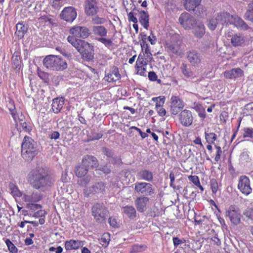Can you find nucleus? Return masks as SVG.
Segmentation results:
<instances>
[{
    "label": "nucleus",
    "instance_id": "nucleus-17",
    "mask_svg": "<svg viewBox=\"0 0 253 253\" xmlns=\"http://www.w3.org/2000/svg\"><path fill=\"white\" fill-rule=\"evenodd\" d=\"M69 32L75 37L82 39H86L90 35L89 30L85 26H74L70 29Z\"/></svg>",
    "mask_w": 253,
    "mask_h": 253
},
{
    "label": "nucleus",
    "instance_id": "nucleus-13",
    "mask_svg": "<svg viewBox=\"0 0 253 253\" xmlns=\"http://www.w3.org/2000/svg\"><path fill=\"white\" fill-rule=\"evenodd\" d=\"M106 183L102 181L96 182L89 188L85 187L84 189V194L85 197H88L91 194L103 193L105 191Z\"/></svg>",
    "mask_w": 253,
    "mask_h": 253
},
{
    "label": "nucleus",
    "instance_id": "nucleus-31",
    "mask_svg": "<svg viewBox=\"0 0 253 253\" xmlns=\"http://www.w3.org/2000/svg\"><path fill=\"white\" fill-rule=\"evenodd\" d=\"M16 31L15 32V35L19 38L22 39L24 37V35L27 33L28 28L25 24L20 22H19L16 24Z\"/></svg>",
    "mask_w": 253,
    "mask_h": 253
},
{
    "label": "nucleus",
    "instance_id": "nucleus-38",
    "mask_svg": "<svg viewBox=\"0 0 253 253\" xmlns=\"http://www.w3.org/2000/svg\"><path fill=\"white\" fill-rule=\"evenodd\" d=\"M205 139L209 144H213L217 139V135L213 132H205Z\"/></svg>",
    "mask_w": 253,
    "mask_h": 253
},
{
    "label": "nucleus",
    "instance_id": "nucleus-25",
    "mask_svg": "<svg viewBox=\"0 0 253 253\" xmlns=\"http://www.w3.org/2000/svg\"><path fill=\"white\" fill-rule=\"evenodd\" d=\"M224 76L227 79H236L244 76V72L240 68H233L224 72Z\"/></svg>",
    "mask_w": 253,
    "mask_h": 253
},
{
    "label": "nucleus",
    "instance_id": "nucleus-5",
    "mask_svg": "<svg viewBox=\"0 0 253 253\" xmlns=\"http://www.w3.org/2000/svg\"><path fill=\"white\" fill-rule=\"evenodd\" d=\"M92 33L95 39L102 43L106 47L110 48L114 43L111 38H107L108 30L102 25H94L91 28Z\"/></svg>",
    "mask_w": 253,
    "mask_h": 253
},
{
    "label": "nucleus",
    "instance_id": "nucleus-39",
    "mask_svg": "<svg viewBox=\"0 0 253 253\" xmlns=\"http://www.w3.org/2000/svg\"><path fill=\"white\" fill-rule=\"evenodd\" d=\"M110 234L108 233H104L99 239V243L102 246L107 247L109 244L110 239Z\"/></svg>",
    "mask_w": 253,
    "mask_h": 253
},
{
    "label": "nucleus",
    "instance_id": "nucleus-34",
    "mask_svg": "<svg viewBox=\"0 0 253 253\" xmlns=\"http://www.w3.org/2000/svg\"><path fill=\"white\" fill-rule=\"evenodd\" d=\"M230 17H231L230 14L226 12H221L218 13L215 17L218 23L224 24L229 20Z\"/></svg>",
    "mask_w": 253,
    "mask_h": 253
},
{
    "label": "nucleus",
    "instance_id": "nucleus-27",
    "mask_svg": "<svg viewBox=\"0 0 253 253\" xmlns=\"http://www.w3.org/2000/svg\"><path fill=\"white\" fill-rule=\"evenodd\" d=\"M235 26L243 30H247L250 28L248 24L240 17L237 15H231Z\"/></svg>",
    "mask_w": 253,
    "mask_h": 253
},
{
    "label": "nucleus",
    "instance_id": "nucleus-33",
    "mask_svg": "<svg viewBox=\"0 0 253 253\" xmlns=\"http://www.w3.org/2000/svg\"><path fill=\"white\" fill-rule=\"evenodd\" d=\"M88 171V169L83 165L82 162L81 165L76 166L75 168V174L78 177H82L85 176Z\"/></svg>",
    "mask_w": 253,
    "mask_h": 253
},
{
    "label": "nucleus",
    "instance_id": "nucleus-62",
    "mask_svg": "<svg viewBox=\"0 0 253 253\" xmlns=\"http://www.w3.org/2000/svg\"><path fill=\"white\" fill-rule=\"evenodd\" d=\"M243 213L246 217L253 219V208L247 210Z\"/></svg>",
    "mask_w": 253,
    "mask_h": 253
},
{
    "label": "nucleus",
    "instance_id": "nucleus-30",
    "mask_svg": "<svg viewBox=\"0 0 253 253\" xmlns=\"http://www.w3.org/2000/svg\"><path fill=\"white\" fill-rule=\"evenodd\" d=\"M193 28V33L197 38H202L205 34V28L203 24L195 25Z\"/></svg>",
    "mask_w": 253,
    "mask_h": 253
},
{
    "label": "nucleus",
    "instance_id": "nucleus-7",
    "mask_svg": "<svg viewBox=\"0 0 253 253\" xmlns=\"http://www.w3.org/2000/svg\"><path fill=\"white\" fill-rule=\"evenodd\" d=\"M134 186L135 192L141 196L151 197L156 194L154 187L149 182H136Z\"/></svg>",
    "mask_w": 253,
    "mask_h": 253
},
{
    "label": "nucleus",
    "instance_id": "nucleus-53",
    "mask_svg": "<svg viewBox=\"0 0 253 253\" xmlns=\"http://www.w3.org/2000/svg\"><path fill=\"white\" fill-rule=\"evenodd\" d=\"M204 47L206 49H209L214 46L213 41L211 40V37H208L207 41L203 44Z\"/></svg>",
    "mask_w": 253,
    "mask_h": 253
},
{
    "label": "nucleus",
    "instance_id": "nucleus-52",
    "mask_svg": "<svg viewBox=\"0 0 253 253\" xmlns=\"http://www.w3.org/2000/svg\"><path fill=\"white\" fill-rule=\"evenodd\" d=\"M91 21L93 24L98 25L105 23L106 19L104 18H101L96 16L92 18Z\"/></svg>",
    "mask_w": 253,
    "mask_h": 253
},
{
    "label": "nucleus",
    "instance_id": "nucleus-26",
    "mask_svg": "<svg viewBox=\"0 0 253 253\" xmlns=\"http://www.w3.org/2000/svg\"><path fill=\"white\" fill-rule=\"evenodd\" d=\"M137 176L139 179L143 180L148 182L153 181L154 178L153 173L151 171L146 169L141 170L137 173Z\"/></svg>",
    "mask_w": 253,
    "mask_h": 253
},
{
    "label": "nucleus",
    "instance_id": "nucleus-4",
    "mask_svg": "<svg viewBox=\"0 0 253 253\" xmlns=\"http://www.w3.org/2000/svg\"><path fill=\"white\" fill-rule=\"evenodd\" d=\"M128 20L133 23H137L138 19L141 25L146 30L149 27V15L147 12L137 8L135 6L131 11L128 13Z\"/></svg>",
    "mask_w": 253,
    "mask_h": 253
},
{
    "label": "nucleus",
    "instance_id": "nucleus-45",
    "mask_svg": "<svg viewBox=\"0 0 253 253\" xmlns=\"http://www.w3.org/2000/svg\"><path fill=\"white\" fill-rule=\"evenodd\" d=\"M86 42L84 41L77 39L72 45L80 52L83 46L85 45L84 43H86Z\"/></svg>",
    "mask_w": 253,
    "mask_h": 253
},
{
    "label": "nucleus",
    "instance_id": "nucleus-54",
    "mask_svg": "<svg viewBox=\"0 0 253 253\" xmlns=\"http://www.w3.org/2000/svg\"><path fill=\"white\" fill-rule=\"evenodd\" d=\"M244 17L247 20L253 22V10L249 8L245 12Z\"/></svg>",
    "mask_w": 253,
    "mask_h": 253
},
{
    "label": "nucleus",
    "instance_id": "nucleus-37",
    "mask_svg": "<svg viewBox=\"0 0 253 253\" xmlns=\"http://www.w3.org/2000/svg\"><path fill=\"white\" fill-rule=\"evenodd\" d=\"M147 249V246L144 245L134 244L131 247L130 253H139L143 252Z\"/></svg>",
    "mask_w": 253,
    "mask_h": 253
},
{
    "label": "nucleus",
    "instance_id": "nucleus-14",
    "mask_svg": "<svg viewBox=\"0 0 253 253\" xmlns=\"http://www.w3.org/2000/svg\"><path fill=\"white\" fill-rule=\"evenodd\" d=\"M179 22L185 29L193 28L196 24L195 18L188 13H182L179 18Z\"/></svg>",
    "mask_w": 253,
    "mask_h": 253
},
{
    "label": "nucleus",
    "instance_id": "nucleus-11",
    "mask_svg": "<svg viewBox=\"0 0 253 253\" xmlns=\"http://www.w3.org/2000/svg\"><path fill=\"white\" fill-rule=\"evenodd\" d=\"M238 188L245 195L248 196L252 192L251 187V181L246 175H241L239 177Z\"/></svg>",
    "mask_w": 253,
    "mask_h": 253
},
{
    "label": "nucleus",
    "instance_id": "nucleus-9",
    "mask_svg": "<svg viewBox=\"0 0 253 253\" xmlns=\"http://www.w3.org/2000/svg\"><path fill=\"white\" fill-rule=\"evenodd\" d=\"M97 0H85L84 2V13L88 16L96 15L99 11Z\"/></svg>",
    "mask_w": 253,
    "mask_h": 253
},
{
    "label": "nucleus",
    "instance_id": "nucleus-1",
    "mask_svg": "<svg viewBox=\"0 0 253 253\" xmlns=\"http://www.w3.org/2000/svg\"><path fill=\"white\" fill-rule=\"evenodd\" d=\"M27 179L30 185L40 192L49 190L54 184V180L48 171L41 166L32 169Z\"/></svg>",
    "mask_w": 253,
    "mask_h": 253
},
{
    "label": "nucleus",
    "instance_id": "nucleus-64",
    "mask_svg": "<svg viewBox=\"0 0 253 253\" xmlns=\"http://www.w3.org/2000/svg\"><path fill=\"white\" fill-rule=\"evenodd\" d=\"M46 214V211L44 210H40L38 211L35 212L33 216L35 217H42Z\"/></svg>",
    "mask_w": 253,
    "mask_h": 253
},
{
    "label": "nucleus",
    "instance_id": "nucleus-28",
    "mask_svg": "<svg viewBox=\"0 0 253 253\" xmlns=\"http://www.w3.org/2000/svg\"><path fill=\"white\" fill-rule=\"evenodd\" d=\"M64 104V99L63 98H56L52 100V109L54 113L58 114L62 109Z\"/></svg>",
    "mask_w": 253,
    "mask_h": 253
},
{
    "label": "nucleus",
    "instance_id": "nucleus-58",
    "mask_svg": "<svg viewBox=\"0 0 253 253\" xmlns=\"http://www.w3.org/2000/svg\"><path fill=\"white\" fill-rule=\"evenodd\" d=\"M102 152L107 157L110 158L111 159L113 158V156L114 155V152L112 150H110L106 147L102 148Z\"/></svg>",
    "mask_w": 253,
    "mask_h": 253
},
{
    "label": "nucleus",
    "instance_id": "nucleus-41",
    "mask_svg": "<svg viewBox=\"0 0 253 253\" xmlns=\"http://www.w3.org/2000/svg\"><path fill=\"white\" fill-rule=\"evenodd\" d=\"M242 136L244 138H250L253 137V128L250 127H245L242 130Z\"/></svg>",
    "mask_w": 253,
    "mask_h": 253
},
{
    "label": "nucleus",
    "instance_id": "nucleus-10",
    "mask_svg": "<svg viewBox=\"0 0 253 253\" xmlns=\"http://www.w3.org/2000/svg\"><path fill=\"white\" fill-rule=\"evenodd\" d=\"M77 16V9L71 6L64 8L60 14L61 19L69 23H72Z\"/></svg>",
    "mask_w": 253,
    "mask_h": 253
},
{
    "label": "nucleus",
    "instance_id": "nucleus-55",
    "mask_svg": "<svg viewBox=\"0 0 253 253\" xmlns=\"http://www.w3.org/2000/svg\"><path fill=\"white\" fill-rule=\"evenodd\" d=\"M218 24L219 23L215 19H211L209 20L208 26L211 30L213 31L215 30Z\"/></svg>",
    "mask_w": 253,
    "mask_h": 253
},
{
    "label": "nucleus",
    "instance_id": "nucleus-49",
    "mask_svg": "<svg viewBox=\"0 0 253 253\" xmlns=\"http://www.w3.org/2000/svg\"><path fill=\"white\" fill-rule=\"evenodd\" d=\"M11 193L13 196L20 197L22 195L21 192L18 189V187L15 185L12 184L10 185Z\"/></svg>",
    "mask_w": 253,
    "mask_h": 253
},
{
    "label": "nucleus",
    "instance_id": "nucleus-8",
    "mask_svg": "<svg viewBox=\"0 0 253 253\" xmlns=\"http://www.w3.org/2000/svg\"><path fill=\"white\" fill-rule=\"evenodd\" d=\"M181 42L178 39V36L174 35L170 37L169 40L166 42V48L168 52L175 55H180L181 52L180 49Z\"/></svg>",
    "mask_w": 253,
    "mask_h": 253
},
{
    "label": "nucleus",
    "instance_id": "nucleus-46",
    "mask_svg": "<svg viewBox=\"0 0 253 253\" xmlns=\"http://www.w3.org/2000/svg\"><path fill=\"white\" fill-rule=\"evenodd\" d=\"M5 244L7 246L9 251L11 253H17L18 249L16 246L11 242V241L7 239L5 241Z\"/></svg>",
    "mask_w": 253,
    "mask_h": 253
},
{
    "label": "nucleus",
    "instance_id": "nucleus-21",
    "mask_svg": "<svg viewBox=\"0 0 253 253\" xmlns=\"http://www.w3.org/2000/svg\"><path fill=\"white\" fill-rule=\"evenodd\" d=\"M149 199L147 197L140 196L138 197L134 201L135 206L137 211L140 212H143L147 210V205Z\"/></svg>",
    "mask_w": 253,
    "mask_h": 253
},
{
    "label": "nucleus",
    "instance_id": "nucleus-36",
    "mask_svg": "<svg viewBox=\"0 0 253 253\" xmlns=\"http://www.w3.org/2000/svg\"><path fill=\"white\" fill-rule=\"evenodd\" d=\"M231 42L233 46H238L244 43V39L243 37L241 35L235 34L232 36L231 39Z\"/></svg>",
    "mask_w": 253,
    "mask_h": 253
},
{
    "label": "nucleus",
    "instance_id": "nucleus-20",
    "mask_svg": "<svg viewBox=\"0 0 253 253\" xmlns=\"http://www.w3.org/2000/svg\"><path fill=\"white\" fill-rule=\"evenodd\" d=\"M85 242L78 240L70 239L65 242V248L67 251L77 250L84 245Z\"/></svg>",
    "mask_w": 253,
    "mask_h": 253
},
{
    "label": "nucleus",
    "instance_id": "nucleus-42",
    "mask_svg": "<svg viewBox=\"0 0 253 253\" xmlns=\"http://www.w3.org/2000/svg\"><path fill=\"white\" fill-rule=\"evenodd\" d=\"M166 98L164 96L154 97L152 100L156 102V108L163 107L165 102Z\"/></svg>",
    "mask_w": 253,
    "mask_h": 253
},
{
    "label": "nucleus",
    "instance_id": "nucleus-2",
    "mask_svg": "<svg viewBox=\"0 0 253 253\" xmlns=\"http://www.w3.org/2000/svg\"><path fill=\"white\" fill-rule=\"evenodd\" d=\"M40 152L37 142L32 137L25 136L21 144V156L26 162H30Z\"/></svg>",
    "mask_w": 253,
    "mask_h": 253
},
{
    "label": "nucleus",
    "instance_id": "nucleus-61",
    "mask_svg": "<svg viewBox=\"0 0 253 253\" xmlns=\"http://www.w3.org/2000/svg\"><path fill=\"white\" fill-rule=\"evenodd\" d=\"M220 121L223 123H226L228 118V114L226 111H223L219 115Z\"/></svg>",
    "mask_w": 253,
    "mask_h": 253
},
{
    "label": "nucleus",
    "instance_id": "nucleus-18",
    "mask_svg": "<svg viewBox=\"0 0 253 253\" xmlns=\"http://www.w3.org/2000/svg\"><path fill=\"white\" fill-rule=\"evenodd\" d=\"M179 120L183 126H189L192 124L193 121L192 112L187 109L182 110L179 114Z\"/></svg>",
    "mask_w": 253,
    "mask_h": 253
},
{
    "label": "nucleus",
    "instance_id": "nucleus-16",
    "mask_svg": "<svg viewBox=\"0 0 253 253\" xmlns=\"http://www.w3.org/2000/svg\"><path fill=\"white\" fill-rule=\"evenodd\" d=\"M186 57L191 65L194 67H198L202 59L200 53L194 49L188 51L186 53Z\"/></svg>",
    "mask_w": 253,
    "mask_h": 253
},
{
    "label": "nucleus",
    "instance_id": "nucleus-44",
    "mask_svg": "<svg viewBox=\"0 0 253 253\" xmlns=\"http://www.w3.org/2000/svg\"><path fill=\"white\" fill-rule=\"evenodd\" d=\"M38 74L40 78L45 83H48L49 82V75L47 73L38 70Z\"/></svg>",
    "mask_w": 253,
    "mask_h": 253
},
{
    "label": "nucleus",
    "instance_id": "nucleus-57",
    "mask_svg": "<svg viewBox=\"0 0 253 253\" xmlns=\"http://www.w3.org/2000/svg\"><path fill=\"white\" fill-rule=\"evenodd\" d=\"M12 118L16 125H17L18 122L20 121H23V119H25V117L22 113H21L20 115L17 113L15 114L14 117H12Z\"/></svg>",
    "mask_w": 253,
    "mask_h": 253
},
{
    "label": "nucleus",
    "instance_id": "nucleus-15",
    "mask_svg": "<svg viewBox=\"0 0 253 253\" xmlns=\"http://www.w3.org/2000/svg\"><path fill=\"white\" fill-rule=\"evenodd\" d=\"M184 107V103L181 99L176 96H172L170 98V112L171 114L176 115Z\"/></svg>",
    "mask_w": 253,
    "mask_h": 253
},
{
    "label": "nucleus",
    "instance_id": "nucleus-3",
    "mask_svg": "<svg viewBox=\"0 0 253 253\" xmlns=\"http://www.w3.org/2000/svg\"><path fill=\"white\" fill-rule=\"evenodd\" d=\"M43 66L51 71H63L67 68V62L59 56L49 55L43 60Z\"/></svg>",
    "mask_w": 253,
    "mask_h": 253
},
{
    "label": "nucleus",
    "instance_id": "nucleus-23",
    "mask_svg": "<svg viewBox=\"0 0 253 253\" xmlns=\"http://www.w3.org/2000/svg\"><path fill=\"white\" fill-rule=\"evenodd\" d=\"M202 0H183V5L186 10L188 11L195 12V14L197 16L199 14L196 12V8L200 4Z\"/></svg>",
    "mask_w": 253,
    "mask_h": 253
},
{
    "label": "nucleus",
    "instance_id": "nucleus-51",
    "mask_svg": "<svg viewBox=\"0 0 253 253\" xmlns=\"http://www.w3.org/2000/svg\"><path fill=\"white\" fill-rule=\"evenodd\" d=\"M42 206L40 204H35V203H27L26 206L27 209H30L32 211L41 209Z\"/></svg>",
    "mask_w": 253,
    "mask_h": 253
},
{
    "label": "nucleus",
    "instance_id": "nucleus-60",
    "mask_svg": "<svg viewBox=\"0 0 253 253\" xmlns=\"http://www.w3.org/2000/svg\"><path fill=\"white\" fill-rule=\"evenodd\" d=\"M146 62L144 60L143 57L142 55H139L138 57L136 62V66H139L142 65H146Z\"/></svg>",
    "mask_w": 253,
    "mask_h": 253
},
{
    "label": "nucleus",
    "instance_id": "nucleus-50",
    "mask_svg": "<svg viewBox=\"0 0 253 253\" xmlns=\"http://www.w3.org/2000/svg\"><path fill=\"white\" fill-rule=\"evenodd\" d=\"M181 69L182 74L185 77L189 78L192 76V72L190 70V69L187 68L186 65H183L182 67H181Z\"/></svg>",
    "mask_w": 253,
    "mask_h": 253
},
{
    "label": "nucleus",
    "instance_id": "nucleus-6",
    "mask_svg": "<svg viewBox=\"0 0 253 253\" xmlns=\"http://www.w3.org/2000/svg\"><path fill=\"white\" fill-rule=\"evenodd\" d=\"M92 215L94 220L98 223L106 221L109 214V211L103 203H97L91 208Z\"/></svg>",
    "mask_w": 253,
    "mask_h": 253
},
{
    "label": "nucleus",
    "instance_id": "nucleus-19",
    "mask_svg": "<svg viewBox=\"0 0 253 253\" xmlns=\"http://www.w3.org/2000/svg\"><path fill=\"white\" fill-rule=\"evenodd\" d=\"M80 51L83 57L87 61H91L94 58V50L93 46L87 42Z\"/></svg>",
    "mask_w": 253,
    "mask_h": 253
},
{
    "label": "nucleus",
    "instance_id": "nucleus-12",
    "mask_svg": "<svg viewBox=\"0 0 253 253\" xmlns=\"http://www.w3.org/2000/svg\"><path fill=\"white\" fill-rule=\"evenodd\" d=\"M226 215L233 224L237 225L240 223L241 214L239 209L236 206H230L228 210L226 211Z\"/></svg>",
    "mask_w": 253,
    "mask_h": 253
},
{
    "label": "nucleus",
    "instance_id": "nucleus-47",
    "mask_svg": "<svg viewBox=\"0 0 253 253\" xmlns=\"http://www.w3.org/2000/svg\"><path fill=\"white\" fill-rule=\"evenodd\" d=\"M244 111L247 115L253 116V102L249 103L245 105Z\"/></svg>",
    "mask_w": 253,
    "mask_h": 253
},
{
    "label": "nucleus",
    "instance_id": "nucleus-40",
    "mask_svg": "<svg viewBox=\"0 0 253 253\" xmlns=\"http://www.w3.org/2000/svg\"><path fill=\"white\" fill-rule=\"evenodd\" d=\"M12 62L15 69H20L21 64L20 56L15 53L13 55Z\"/></svg>",
    "mask_w": 253,
    "mask_h": 253
},
{
    "label": "nucleus",
    "instance_id": "nucleus-35",
    "mask_svg": "<svg viewBox=\"0 0 253 253\" xmlns=\"http://www.w3.org/2000/svg\"><path fill=\"white\" fill-rule=\"evenodd\" d=\"M123 212L130 218H133L136 215V210L132 206L127 205L123 207Z\"/></svg>",
    "mask_w": 253,
    "mask_h": 253
},
{
    "label": "nucleus",
    "instance_id": "nucleus-48",
    "mask_svg": "<svg viewBox=\"0 0 253 253\" xmlns=\"http://www.w3.org/2000/svg\"><path fill=\"white\" fill-rule=\"evenodd\" d=\"M91 180V176L87 175L78 180V184L82 187H86Z\"/></svg>",
    "mask_w": 253,
    "mask_h": 253
},
{
    "label": "nucleus",
    "instance_id": "nucleus-29",
    "mask_svg": "<svg viewBox=\"0 0 253 253\" xmlns=\"http://www.w3.org/2000/svg\"><path fill=\"white\" fill-rule=\"evenodd\" d=\"M105 78L109 82H114L121 79V75L119 74L118 69L115 68L112 71L106 75Z\"/></svg>",
    "mask_w": 253,
    "mask_h": 253
},
{
    "label": "nucleus",
    "instance_id": "nucleus-32",
    "mask_svg": "<svg viewBox=\"0 0 253 253\" xmlns=\"http://www.w3.org/2000/svg\"><path fill=\"white\" fill-rule=\"evenodd\" d=\"M193 108L198 113L199 117L201 120L203 121L206 118L205 108L202 104L198 103H194Z\"/></svg>",
    "mask_w": 253,
    "mask_h": 253
},
{
    "label": "nucleus",
    "instance_id": "nucleus-43",
    "mask_svg": "<svg viewBox=\"0 0 253 253\" xmlns=\"http://www.w3.org/2000/svg\"><path fill=\"white\" fill-rule=\"evenodd\" d=\"M19 123L20 126L19 129H21L22 128L23 130L26 132H30L31 130V126L28 123L25 121L24 119L23 121H20Z\"/></svg>",
    "mask_w": 253,
    "mask_h": 253
},
{
    "label": "nucleus",
    "instance_id": "nucleus-63",
    "mask_svg": "<svg viewBox=\"0 0 253 253\" xmlns=\"http://www.w3.org/2000/svg\"><path fill=\"white\" fill-rule=\"evenodd\" d=\"M189 180L192 181L195 185H199L200 180L197 175H190L188 177Z\"/></svg>",
    "mask_w": 253,
    "mask_h": 253
},
{
    "label": "nucleus",
    "instance_id": "nucleus-22",
    "mask_svg": "<svg viewBox=\"0 0 253 253\" xmlns=\"http://www.w3.org/2000/svg\"><path fill=\"white\" fill-rule=\"evenodd\" d=\"M24 201L26 203H37L41 201L42 198V195L39 191H33L24 195Z\"/></svg>",
    "mask_w": 253,
    "mask_h": 253
},
{
    "label": "nucleus",
    "instance_id": "nucleus-56",
    "mask_svg": "<svg viewBox=\"0 0 253 253\" xmlns=\"http://www.w3.org/2000/svg\"><path fill=\"white\" fill-rule=\"evenodd\" d=\"M214 147L217 150L216 154L214 158V160L215 162H218L220 159V157L222 154V150L219 146L214 145Z\"/></svg>",
    "mask_w": 253,
    "mask_h": 253
},
{
    "label": "nucleus",
    "instance_id": "nucleus-24",
    "mask_svg": "<svg viewBox=\"0 0 253 253\" xmlns=\"http://www.w3.org/2000/svg\"><path fill=\"white\" fill-rule=\"evenodd\" d=\"M82 162L83 165L85 166L88 170L90 168H96L98 165L97 159L94 156L88 155L83 157Z\"/></svg>",
    "mask_w": 253,
    "mask_h": 253
},
{
    "label": "nucleus",
    "instance_id": "nucleus-59",
    "mask_svg": "<svg viewBox=\"0 0 253 253\" xmlns=\"http://www.w3.org/2000/svg\"><path fill=\"white\" fill-rule=\"evenodd\" d=\"M211 188L213 193L215 194L217 191L218 186L215 179H212L211 180Z\"/></svg>",
    "mask_w": 253,
    "mask_h": 253
}]
</instances>
